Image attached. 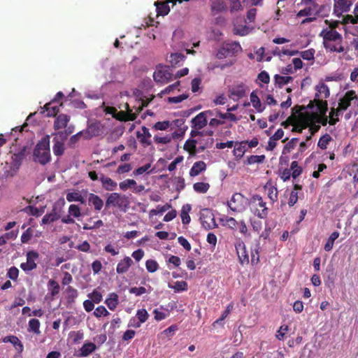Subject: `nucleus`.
Segmentation results:
<instances>
[{"label": "nucleus", "instance_id": "nucleus-42", "mask_svg": "<svg viewBox=\"0 0 358 358\" xmlns=\"http://www.w3.org/2000/svg\"><path fill=\"white\" fill-rule=\"evenodd\" d=\"M169 287L173 289L175 292H180L187 291L188 289V285L185 281H177L174 285H169Z\"/></svg>", "mask_w": 358, "mask_h": 358}, {"label": "nucleus", "instance_id": "nucleus-57", "mask_svg": "<svg viewBox=\"0 0 358 358\" xmlns=\"http://www.w3.org/2000/svg\"><path fill=\"white\" fill-rule=\"evenodd\" d=\"M257 15V9L256 8H250L247 12L246 19L245 20V23H251L254 22L255 20Z\"/></svg>", "mask_w": 358, "mask_h": 358}, {"label": "nucleus", "instance_id": "nucleus-56", "mask_svg": "<svg viewBox=\"0 0 358 358\" xmlns=\"http://www.w3.org/2000/svg\"><path fill=\"white\" fill-rule=\"evenodd\" d=\"M67 299L69 301H73L78 296V291L71 286H69L66 289Z\"/></svg>", "mask_w": 358, "mask_h": 358}, {"label": "nucleus", "instance_id": "nucleus-37", "mask_svg": "<svg viewBox=\"0 0 358 358\" xmlns=\"http://www.w3.org/2000/svg\"><path fill=\"white\" fill-rule=\"evenodd\" d=\"M40 322L38 319H31L29 321V327H28V331L29 332H33L36 334H40Z\"/></svg>", "mask_w": 358, "mask_h": 358}, {"label": "nucleus", "instance_id": "nucleus-29", "mask_svg": "<svg viewBox=\"0 0 358 358\" xmlns=\"http://www.w3.org/2000/svg\"><path fill=\"white\" fill-rule=\"evenodd\" d=\"M89 138L97 136L101 133V124L99 122L90 124L86 131Z\"/></svg>", "mask_w": 358, "mask_h": 358}, {"label": "nucleus", "instance_id": "nucleus-19", "mask_svg": "<svg viewBox=\"0 0 358 358\" xmlns=\"http://www.w3.org/2000/svg\"><path fill=\"white\" fill-rule=\"evenodd\" d=\"M132 264V259L129 257H125L117 264L116 268L117 273L119 274L126 273L129 270Z\"/></svg>", "mask_w": 358, "mask_h": 358}, {"label": "nucleus", "instance_id": "nucleus-61", "mask_svg": "<svg viewBox=\"0 0 358 358\" xmlns=\"http://www.w3.org/2000/svg\"><path fill=\"white\" fill-rule=\"evenodd\" d=\"M188 96H189L188 94H182L179 96H177L169 97L168 101H169V103H180L182 101L187 99L188 98Z\"/></svg>", "mask_w": 358, "mask_h": 358}, {"label": "nucleus", "instance_id": "nucleus-55", "mask_svg": "<svg viewBox=\"0 0 358 358\" xmlns=\"http://www.w3.org/2000/svg\"><path fill=\"white\" fill-rule=\"evenodd\" d=\"M109 312L103 306H98L94 311V315L96 317H101L102 316H108Z\"/></svg>", "mask_w": 358, "mask_h": 358}, {"label": "nucleus", "instance_id": "nucleus-36", "mask_svg": "<svg viewBox=\"0 0 358 358\" xmlns=\"http://www.w3.org/2000/svg\"><path fill=\"white\" fill-rule=\"evenodd\" d=\"M339 236V232L336 231H334L329 237L327 243L324 245V249L325 251L329 252L331 250L334 246V243L335 240H336Z\"/></svg>", "mask_w": 358, "mask_h": 358}, {"label": "nucleus", "instance_id": "nucleus-27", "mask_svg": "<svg viewBox=\"0 0 358 358\" xmlns=\"http://www.w3.org/2000/svg\"><path fill=\"white\" fill-rule=\"evenodd\" d=\"M55 102L50 101L45 104L43 108L47 112V116L48 117H56L57 113L59 112V107L62 105L60 103L57 106H54Z\"/></svg>", "mask_w": 358, "mask_h": 358}, {"label": "nucleus", "instance_id": "nucleus-46", "mask_svg": "<svg viewBox=\"0 0 358 358\" xmlns=\"http://www.w3.org/2000/svg\"><path fill=\"white\" fill-rule=\"evenodd\" d=\"M142 130L143 132V136L140 134L139 133L137 134L138 138H141V141L142 143H146L148 145H150L151 142L148 141L147 139L150 138L151 137V134L150 133L149 129L146 127H143Z\"/></svg>", "mask_w": 358, "mask_h": 358}, {"label": "nucleus", "instance_id": "nucleus-26", "mask_svg": "<svg viewBox=\"0 0 358 358\" xmlns=\"http://www.w3.org/2000/svg\"><path fill=\"white\" fill-rule=\"evenodd\" d=\"M301 114L304 117V124H307V127H308L310 124L317 123V121L319 120V114L317 113L306 112L305 113Z\"/></svg>", "mask_w": 358, "mask_h": 358}, {"label": "nucleus", "instance_id": "nucleus-51", "mask_svg": "<svg viewBox=\"0 0 358 358\" xmlns=\"http://www.w3.org/2000/svg\"><path fill=\"white\" fill-rule=\"evenodd\" d=\"M264 155H250L248 157L247 162L248 164H261L264 162Z\"/></svg>", "mask_w": 358, "mask_h": 358}, {"label": "nucleus", "instance_id": "nucleus-33", "mask_svg": "<svg viewBox=\"0 0 358 358\" xmlns=\"http://www.w3.org/2000/svg\"><path fill=\"white\" fill-rule=\"evenodd\" d=\"M293 80V78L291 76H282L278 74L274 76L275 85L278 87L281 88L283 85L289 83Z\"/></svg>", "mask_w": 358, "mask_h": 358}, {"label": "nucleus", "instance_id": "nucleus-7", "mask_svg": "<svg viewBox=\"0 0 358 358\" xmlns=\"http://www.w3.org/2000/svg\"><path fill=\"white\" fill-rule=\"evenodd\" d=\"M153 78L156 83L164 85L173 80V75L169 71L166 67L162 66L157 68L154 72Z\"/></svg>", "mask_w": 358, "mask_h": 358}, {"label": "nucleus", "instance_id": "nucleus-40", "mask_svg": "<svg viewBox=\"0 0 358 358\" xmlns=\"http://www.w3.org/2000/svg\"><path fill=\"white\" fill-rule=\"evenodd\" d=\"M317 92L320 95V98L327 99L330 95V92L328 86L324 83H322L316 87Z\"/></svg>", "mask_w": 358, "mask_h": 358}, {"label": "nucleus", "instance_id": "nucleus-49", "mask_svg": "<svg viewBox=\"0 0 358 358\" xmlns=\"http://www.w3.org/2000/svg\"><path fill=\"white\" fill-rule=\"evenodd\" d=\"M154 318L157 321H161L164 320L169 316L168 310H165L164 311H161L158 308H156L153 310Z\"/></svg>", "mask_w": 358, "mask_h": 358}, {"label": "nucleus", "instance_id": "nucleus-24", "mask_svg": "<svg viewBox=\"0 0 358 358\" xmlns=\"http://www.w3.org/2000/svg\"><path fill=\"white\" fill-rule=\"evenodd\" d=\"M315 101L318 112L322 115H324L328 110L327 101L320 99L319 94L316 93L315 96Z\"/></svg>", "mask_w": 358, "mask_h": 358}, {"label": "nucleus", "instance_id": "nucleus-34", "mask_svg": "<svg viewBox=\"0 0 358 358\" xmlns=\"http://www.w3.org/2000/svg\"><path fill=\"white\" fill-rule=\"evenodd\" d=\"M48 288L50 292L51 296L54 297L57 295L60 290V287L59 283L53 280L50 279L48 282Z\"/></svg>", "mask_w": 358, "mask_h": 358}, {"label": "nucleus", "instance_id": "nucleus-20", "mask_svg": "<svg viewBox=\"0 0 358 358\" xmlns=\"http://www.w3.org/2000/svg\"><path fill=\"white\" fill-rule=\"evenodd\" d=\"M247 143L248 141H243L241 142H236L234 150V155L238 159H241L243 157L245 152L247 151Z\"/></svg>", "mask_w": 358, "mask_h": 358}, {"label": "nucleus", "instance_id": "nucleus-11", "mask_svg": "<svg viewBox=\"0 0 358 358\" xmlns=\"http://www.w3.org/2000/svg\"><path fill=\"white\" fill-rule=\"evenodd\" d=\"M39 255L37 252L31 250L27 253V262L21 263L20 268L25 272H29L37 267L35 261L38 258Z\"/></svg>", "mask_w": 358, "mask_h": 358}, {"label": "nucleus", "instance_id": "nucleus-38", "mask_svg": "<svg viewBox=\"0 0 358 358\" xmlns=\"http://www.w3.org/2000/svg\"><path fill=\"white\" fill-rule=\"evenodd\" d=\"M341 110L338 108H331V111L329 113V124L330 125H335L338 122H339V115L341 114Z\"/></svg>", "mask_w": 358, "mask_h": 358}, {"label": "nucleus", "instance_id": "nucleus-41", "mask_svg": "<svg viewBox=\"0 0 358 358\" xmlns=\"http://www.w3.org/2000/svg\"><path fill=\"white\" fill-rule=\"evenodd\" d=\"M197 141L194 139H188L184 144V150L189 152L191 155L196 153V145Z\"/></svg>", "mask_w": 358, "mask_h": 358}, {"label": "nucleus", "instance_id": "nucleus-9", "mask_svg": "<svg viewBox=\"0 0 358 358\" xmlns=\"http://www.w3.org/2000/svg\"><path fill=\"white\" fill-rule=\"evenodd\" d=\"M357 101H358V96L355 92L354 90L348 91L340 99L338 108L341 111L346 110L352 103H355V102Z\"/></svg>", "mask_w": 358, "mask_h": 358}, {"label": "nucleus", "instance_id": "nucleus-59", "mask_svg": "<svg viewBox=\"0 0 358 358\" xmlns=\"http://www.w3.org/2000/svg\"><path fill=\"white\" fill-rule=\"evenodd\" d=\"M301 57L305 60L314 59L315 50L311 48L300 52Z\"/></svg>", "mask_w": 358, "mask_h": 358}, {"label": "nucleus", "instance_id": "nucleus-32", "mask_svg": "<svg viewBox=\"0 0 358 358\" xmlns=\"http://www.w3.org/2000/svg\"><path fill=\"white\" fill-rule=\"evenodd\" d=\"M96 345L93 343H85L80 349V355L87 357L96 350Z\"/></svg>", "mask_w": 358, "mask_h": 358}, {"label": "nucleus", "instance_id": "nucleus-63", "mask_svg": "<svg viewBox=\"0 0 358 358\" xmlns=\"http://www.w3.org/2000/svg\"><path fill=\"white\" fill-rule=\"evenodd\" d=\"M89 297L92 299V301L96 303H99L102 301V294L96 289L89 294Z\"/></svg>", "mask_w": 358, "mask_h": 358}, {"label": "nucleus", "instance_id": "nucleus-3", "mask_svg": "<svg viewBox=\"0 0 358 358\" xmlns=\"http://www.w3.org/2000/svg\"><path fill=\"white\" fill-rule=\"evenodd\" d=\"M65 205L64 199H59L54 204L52 209L50 213L45 215L42 219L41 224H48L51 222H55L59 220L62 217V209Z\"/></svg>", "mask_w": 358, "mask_h": 358}, {"label": "nucleus", "instance_id": "nucleus-17", "mask_svg": "<svg viewBox=\"0 0 358 358\" xmlns=\"http://www.w3.org/2000/svg\"><path fill=\"white\" fill-rule=\"evenodd\" d=\"M99 180L101 182L102 187L106 191H113L116 189L117 184L115 181L109 177L105 176L101 173Z\"/></svg>", "mask_w": 358, "mask_h": 358}, {"label": "nucleus", "instance_id": "nucleus-12", "mask_svg": "<svg viewBox=\"0 0 358 358\" xmlns=\"http://www.w3.org/2000/svg\"><path fill=\"white\" fill-rule=\"evenodd\" d=\"M352 3L353 0H334V13L336 16L341 17L343 13L350 10Z\"/></svg>", "mask_w": 358, "mask_h": 358}, {"label": "nucleus", "instance_id": "nucleus-30", "mask_svg": "<svg viewBox=\"0 0 358 358\" xmlns=\"http://www.w3.org/2000/svg\"><path fill=\"white\" fill-rule=\"evenodd\" d=\"M185 58V55L182 53H172L169 57V62L173 67L180 66Z\"/></svg>", "mask_w": 358, "mask_h": 358}, {"label": "nucleus", "instance_id": "nucleus-2", "mask_svg": "<svg viewBox=\"0 0 358 358\" xmlns=\"http://www.w3.org/2000/svg\"><path fill=\"white\" fill-rule=\"evenodd\" d=\"M251 212L259 218H266L268 215V208L262 197L258 194L253 195L249 201Z\"/></svg>", "mask_w": 358, "mask_h": 358}, {"label": "nucleus", "instance_id": "nucleus-35", "mask_svg": "<svg viewBox=\"0 0 358 358\" xmlns=\"http://www.w3.org/2000/svg\"><path fill=\"white\" fill-rule=\"evenodd\" d=\"M66 199L69 202L78 201L81 203H85L86 201L83 196L78 192H69L66 194Z\"/></svg>", "mask_w": 358, "mask_h": 358}, {"label": "nucleus", "instance_id": "nucleus-22", "mask_svg": "<svg viewBox=\"0 0 358 358\" xmlns=\"http://www.w3.org/2000/svg\"><path fill=\"white\" fill-rule=\"evenodd\" d=\"M30 148L29 146H23L18 152H15L13 156V159L15 164H20L22 161L29 153Z\"/></svg>", "mask_w": 358, "mask_h": 358}, {"label": "nucleus", "instance_id": "nucleus-23", "mask_svg": "<svg viewBox=\"0 0 358 358\" xmlns=\"http://www.w3.org/2000/svg\"><path fill=\"white\" fill-rule=\"evenodd\" d=\"M105 303L110 310H114L119 303L118 295L115 292L109 294L108 297L105 300Z\"/></svg>", "mask_w": 358, "mask_h": 358}, {"label": "nucleus", "instance_id": "nucleus-60", "mask_svg": "<svg viewBox=\"0 0 358 358\" xmlns=\"http://www.w3.org/2000/svg\"><path fill=\"white\" fill-rule=\"evenodd\" d=\"M216 115L219 116L222 119H229L231 121L236 122L237 117L236 116L231 113H222L220 112L219 110H216Z\"/></svg>", "mask_w": 358, "mask_h": 358}, {"label": "nucleus", "instance_id": "nucleus-28", "mask_svg": "<svg viewBox=\"0 0 358 358\" xmlns=\"http://www.w3.org/2000/svg\"><path fill=\"white\" fill-rule=\"evenodd\" d=\"M250 102L252 104V106L256 109L258 113H262L264 110L265 107L262 106L260 99L256 94L255 91L251 92L250 96Z\"/></svg>", "mask_w": 358, "mask_h": 358}, {"label": "nucleus", "instance_id": "nucleus-5", "mask_svg": "<svg viewBox=\"0 0 358 358\" xmlns=\"http://www.w3.org/2000/svg\"><path fill=\"white\" fill-rule=\"evenodd\" d=\"M127 197L125 195H122L117 192L110 194L106 201V207L110 208V206H115L122 208L127 206L128 204Z\"/></svg>", "mask_w": 358, "mask_h": 358}, {"label": "nucleus", "instance_id": "nucleus-58", "mask_svg": "<svg viewBox=\"0 0 358 358\" xmlns=\"http://www.w3.org/2000/svg\"><path fill=\"white\" fill-rule=\"evenodd\" d=\"M171 125V122L168 120L162 121V122H157L153 126V128L155 130H160L164 131L167 129Z\"/></svg>", "mask_w": 358, "mask_h": 358}, {"label": "nucleus", "instance_id": "nucleus-52", "mask_svg": "<svg viewBox=\"0 0 358 358\" xmlns=\"http://www.w3.org/2000/svg\"><path fill=\"white\" fill-rule=\"evenodd\" d=\"M289 327L287 325L284 324L280 326L276 332L275 337L280 341H284L285 334L287 333Z\"/></svg>", "mask_w": 358, "mask_h": 358}, {"label": "nucleus", "instance_id": "nucleus-62", "mask_svg": "<svg viewBox=\"0 0 358 358\" xmlns=\"http://www.w3.org/2000/svg\"><path fill=\"white\" fill-rule=\"evenodd\" d=\"M234 34L241 36H246L249 34V27L246 25L236 27L234 29Z\"/></svg>", "mask_w": 358, "mask_h": 358}, {"label": "nucleus", "instance_id": "nucleus-31", "mask_svg": "<svg viewBox=\"0 0 358 358\" xmlns=\"http://www.w3.org/2000/svg\"><path fill=\"white\" fill-rule=\"evenodd\" d=\"M191 209L192 207L190 204H186L182 207L180 217L183 224H187L190 222L191 218L189 213L190 212Z\"/></svg>", "mask_w": 358, "mask_h": 358}, {"label": "nucleus", "instance_id": "nucleus-25", "mask_svg": "<svg viewBox=\"0 0 358 358\" xmlns=\"http://www.w3.org/2000/svg\"><path fill=\"white\" fill-rule=\"evenodd\" d=\"M343 41H335L334 43H327L324 45V48L331 52H343L345 49L342 44Z\"/></svg>", "mask_w": 358, "mask_h": 358}, {"label": "nucleus", "instance_id": "nucleus-43", "mask_svg": "<svg viewBox=\"0 0 358 358\" xmlns=\"http://www.w3.org/2000/svg\"><path fill=\"white\" fill-rule=\"evenodd\" d=\"M53 153L57 157L62 156L64 153V144L63 142L56 141L52 147Z\"/></svg>", "mask_w": 358, "mask_h": 358}, {"label": "nucleus", "instance_id": "nucleus-1", "mask_svg": "<svg viewBox=\"0 0 358 358\" xmlns=\"http://www.w3.org/2000/svg\"><path fill=\"white\" fill-rule=\"evenodd\" d=\"M34 161L45 165L51 160L50 137L45 136L36 144L33 152Z\"/></svg>", "mask_w": 358, "mask_h": 358}, {"label": "nucleus", "instance_id": "nucleus-54", "mask_svg": "<svg viewBox=\"0 0 358 358\" xmlns=\"http://www.w3.org/2000/svg\"><path fill=\"white\" fill-rule=\"evenodd\" d=\"M69 213L74 217H79L81 215L80 208L78 205L71 204L69 208Z\"/></svg>", "mask_w": 358, "mask_h": 358}, {"label": "nucleus", "instance_id": "nucleus-39", "mask_svg": "<svg viewBox=\"0 0 358 358\" xmlns=\"http://www.w3.org/2000/svg\"><path fill=\"white\" fill-rule=\"evenodd\" d=\"M210 188V185L208 182H196L193 185L194 190L197 193L204 194L206 193Z\"/></svg>", "mask_w": 358, "mask_h": 358}, {"label": "nucleus", "instance_id": "nucleus-16", "mask_svg": "<svg viewBox=\"0 0 358 358\" xmlns=\"http://www.w3.org/2000/svg\"><path fill=\"white\" fill-rule=\"evenodd\" d=\"M88 202L90 206L94 207L96 212H99L103 206V201L101 197L95 194L90 193L88 196Z\"/></svg>", "mask_w": 358, "mask_h": 358}, {"label": "nucleus", "instance_id": "nucleus-47", "mask_svg": "<svg viewBox=\"0 0 358 358\" xmlns=\"http://www.w3.org/2000/svg\"><path fill=\"white\" fill-rule=\"evenodd\" d=\"M331 140V137L329 134H325L320 138L317 146L322 150H325Z\"/></svg>", "mask_w": 358, "mask_h": 358}, {"label": "nucleus", "instance_id": "nucleus-6", "mask_svg": "<svg viewBox=\"0 0 358 358\" xmlns=\"http://www.w3.org/2000/svg\"><path fill=\"white\" fill-rule=\"evenodd\" d=\"M200 220L202 226L206 230L214 229L217 226L213 212L208 208L201 211Z\"/></svg>", "mask_w": 358, "mask_h": 358}, {"label": "nucleus", "instance_id": "nucleus-13", "mask_svg": "<svg viewBox=\"0 0 358 358\" xmlns=\"http://www.w3.org/2000/svg\"><path fill=\"white\" fill-rule=\"evenodd\" d=\"M235 248L239 262L241 264L249 263V257L246 251V248L244 243L241 240H238L235 243Z\"/></svg>", "mask_w": 358, "mask_h": 358}, {"label": "nucleus", "instance_id": "nucleus-8", "mask_svg": "<svg viewBox=\"0 0 358 358\" xmlns=\"http://www.w3.org/2000/svg\"><path fill=\"white\" fill-rule=\"evenodd\" d=\"M320 36L323 38V45L338 41H343L342 35L337 31L332 29H323L320 34Z\"/></svg>", "mask_w": 358, "mask_h": 358}, {"label": "nucleus", "instance_id": "nucleus-53", "mask_svg": "<svg viewBox=\"0 0 358 358\" xmlns=\"http://www.w3.org/2000/svg\"><path fill=\"white\" fill-rule=\"evenodd\" d=\"M358 23V15L355 14V15H346L343 16L342 24H355Z\"/></svg>", "mask_w": 358, "mask_h": 358}, {"label": "nucleus", "instance_id": "nucleus-4", "mask_svg": "<svg viewBox=\"0 0 358 358\" xmlns=\"http://www.w3.org/2000/svg\"><path fill=\"white\" fill-rule=\"evenodd\" d=\"M242 50V48L238 42L232 41L224 43L217 52L216 57L219 59H224L227 57H231Z\"/></svg>", "mask_w": 358, "mask_h": 358}, {"label": "nucleus", "instance_id": "nucleus-50", "mask_svg": "<svg viewBox=\"0 0 358 358\" xmlns=\"http://www.w3.org/2000/svg\"><path fill=\"white\" fill-rule=\"evenodd\" d=\"M145 267L148 272L154 273L159 268V264L155 260L148 259L145 262Z\"/></svg>", "mask_w": 358, "mask_h": 358}, {"label": "nucleus", "instance_id": "nucleus-10", "mask_svg": "<svg viewBox=\"0 0 358 358\" xmlns=\"http://www.w3.org/2000/svg\"><path fill=\"white\" fill-rule=\"evenodd\" d=\"M245 197L241 193H235L227 202L229 208L234 212H240L244 208Z\"/></svg>", "mask_w": 358, "mask_h": 358}, {"label": "nucleus", "instance_id": "nucleus-14", "mask_svg": "<svg viewBox=\"0 0 358 358\" xmlns=\"http://www.w3.org/2000/svg\"><path fill=\"white\" fill-rule=\"evenodd\" d=\"M229 97L233 100H238L245 96V86L243 83L232 86L229 90Z\"/></svg>", "mask_w": 358, "mask_h": 358}, {"label": "nucleus", "instance_id": "nucleus-15", "mask_svg": "<svg viewBox=\"0 0 358 358\" xmlns=\"http://www.w3.org/2000/svg\"><path fill=\"white\" fill-rule=\"evenodd\" d=\"M70 121V116L66 114H59L56 116L54 122V129L59 130L61 129L66 128L68 123Z\"/></svg>", "mask_w": 358, "mask_h": 358}, {"label": "nucleus", "instance_id": "nucleus-45", "mask_svg": "<svg viewBox=\"0 0 358 358\" xmlns=\"http://www.w3.org/2000/svg\"><path fill=\"white\" fill-rule=\"evenodd\" d=\"M136 185V182L133 179H126L119 183V187L122 191H126L129 188H133Z\"/></svg>", "mask_w": 358, "mask_h": 358}, {"label": "nucleus", "instance_id": "nucleus-21", "mask_svg": "<svg viewBox=\"0 0 358 358\" xmlns=\"http://www.w3.org/2000/svg\"><path fill=\"white\" fill-rule=\"evenodd\" d=\"M206 169V164L203 161L196 162L189 171V176L194 177L199 175Z\"/></svg>", "mask_w": 358, "mask_h": 358}, {"label": "nucleus", "instance_id": "nucleus-18", "mask_svg": "<svg viewBox=\"0 0 358 358\" xmlns=\"http://www.w3.org/2000/svg\"><path fill=\"white\" fill-rule=\"evenodd\" d=\"M192 127L195 129H201L207 124V118L204 113H199L192 120Z\"/></svg>", "mask_w": 358, "mask_h": 358}, {"label": "nucleus", "instance_id": "nucleus-48", "mask_svg": "<svg viewBox=\"0 0 358 358\" xmlns=\"http://www.w3.org/2000/svg\"><path fill=\"white\" fill-rule=\"evenodd\" d=\"M299 139L297 138H292L285 146H284V148H283V150H282V153L284 155L287 154V153H289L291 152L292 150H293L297 142H298Z\"/></svg>", "mask_w": 358, "mask_h": 358}, {"label": "nucleus", "instance_id": "nucleus-64", "mask_svg": "<svg viewBox=\"0 0 358 358\" xmlns=\"http://www.w3.org/2000/svg\"><path fill=\"white\" fill-rule=\"evenodd\" d=\"M136 316L141 323H144L148 318V313L145 309H141L137 311Z\"/></svg>", "mask_w": 358, "mask_h": 358}, {"label": "nucleus", "instance_id": "nucleus-44", "mask_svg": "<svg viewBox=\"0 0 358 358\" xmlns=\"http://www.w3.org/2000/svg\"><path fill=\"white\" fill-rule=\"evenodd\" d=\"M290 170L292 171L291 176L294 180L302 173V168L298 165L296 161H293L291 163Z\"/></svg>", "mask_w": 358, "mask_h": 358}]
</instances>
